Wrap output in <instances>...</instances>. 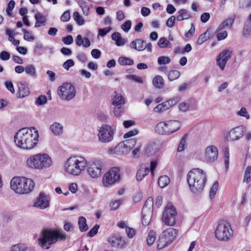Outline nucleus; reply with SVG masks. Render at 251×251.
Returning a JSON list of instances; mask_svg holds the SVG:
<instances>
[{
  "instance_id": "aec40b11",
  "label": "nucleus",
  "mask_w": 251,
  "mask_h": 251,
  "mask_svg": "<svg viewBox=\"0 0 251 251\" xmlns=\"http://www.w3.org/2000/svg\"><path fill=\"white\" fill-rule=\"evenodd\" d=\"M154 130L156 133L159 135H170L167 121L158 123L154 127Z\"/></svg>"
},
{
  "instance_id": "5701e85b",
  "label": "nucleus",
  "mask_w": 251,
  "mask_h": 251,
  "mask_svg": "<svg viewBox=\"0 0 251 251\" xmlns=\"http://www.w3.org/2000/svg\"><path fill=\"white\" fill-rule=\"evenodd\" d=\"M130 47L131 49L138 51H142L146 49L147 44L145 41L141 39H136L130 43Z\"/></svg>"
},
{
  "instance_id": "4c0bfd02",
  "label": "nucleus",
  "mask_w": 251,
  "mask_h": 251,
  "mask_svg": "<svg viewBox=\"0 0 251 251\" xmlns=\"http://www.w3.org/2000/svg\"><path fill=\"white\" fill-rule=\"evenodd\" d=\"M25 71L27 75L32 77L35 78L37 76L35 67L32 64L26 66Z\"/></svg>"
},
{
  "instance_id": "c9c22d12",
  "label": "nucleus",
  "mask_w": 251,
  "mask_h": 251,
  "mask_svg": "<svg viewBox=\"0 0 251 251\" xmlns=\"http://www.w3.org/2000/svg\"><path fill=\"white\" fill-rule=\"evenodd\" d=\"M153 206V199L151 197H149L146 201L143 207L142 210L144 212H152Z\"/></svg>"
},
{
  "instance_id": "a18cd8bd",
  "label": "nucleus",
  "mask_w": 251,
  "mask_h": 251,
  "mask_svg": "<svg viewBox=\"0 0 251 251\" xmlns=\"http://www.w3.org/2000/svg\"><path fill=\"white\" fill-rule=\"evenodd\" d=\"M121 65H132L134 64L133 60L126 57H120L118 60Z\"/></svg>"
},
{
  "instance_id": "de8ad7c7",
  "label": "nucleus",
  "mask_w": 251,
  "mask_h": 251,
  "mask_svg": "<svg viewBox=\"0 0 251 251\" xmlns=\"http://www.w3.org/2000/svg\"><path fill=\"white\" fill-rule=\"evenodd\" d=\"M156 233L154 231L151 230L149 232L146 239L148 245L151 246L154 243L156 239Z\"/></svg>"
},
{
  "instance_id": "f257e3e1",
  "label": "nucleus",
  "mask_w": 251,
  "mask_h": 251,
  "mask_svg": "<svg viewBox=\"0 0 251 251\" xmlns=\"http://www.w3.org/2000/svg\"><path fill=\"white\" fill-rule=\"evenodd\" d=\"M14 142L19 148L24 150H31L35 147L38 143L39 134L34 127L32 129L23 128L15 134Z\"/></svg>"
},
{
  "instance_id": "774afa93",
  "label": "nucleus",
  "mask_w": 251,
  "mask_h": 251,
  "mask_svg": "<svg viewBox=\"0 0 251 251\" xmlns=\"http://www.w3.org/2000/svg\"><path fill=\"white\" fill-rule=\"evenodd\" d=\"M5 85L6 88L12 93L14 94L15 93V89L14 88L13 84L11 81H5Z\"/></svg>"
},
{
  "instance_id": "69168bd1",
  "label": "nucleus",
  "mask_w": 251,
  "mask_h": 251,
  "mask_svg": "<svg viewBox=\"0 0 251 251\" xmlns=\"http://www.w3.org/2000/svg\"><path fill=\"white\" fill-rule=\"evenodd\" d=\"M176 17L175 16H172L170 17L166 22V25L170 28L172 27L175 23Z\"/></svg>"
},
{
  "instance_id": "1a4fd4ad",
  "label": "nucleus",
  "mask_w": 251,
  "mask_h": 251,
  "mask_svg": "<svg viewBox=\"0 0 251 251\" xmlns=\"http://www.w3.org/2000/svg\"><path fill=\"white\" fill-rule=\"evenodd\" d=\"M57 93L62 100L67 101L71 100L75 96V87L70 83H64L59 87Z\"/></svg>"
},
{
  "instance_id": "a19ab883",
  "label": "nucleus",
  "mask_w": 251,
  "mask_h": 251,
  "mask_svg": "<svg viewBox=\"0 0 251 251\" xmlns=\"http://www.w3.org/2000/svg\"><path fill=\"white\" fill-rule=\"evenodd\" d=\"M157 45L161 48H171L172 47L171 43L165 37L160 38Z\"/></svg>"
},
{
  "instance_id": "c756f323",
  "label": "nucleus",
  "mask_w": 251,
  "mask_h": 251,
  "mask_svg": "<svg viewBox=\"0 0 251 251\" xmlns=\"http://www.w3.org/2000/svg\"><path fill=\"white\" fill-rule=\"evenodd\" d=\"M153 86L157 89H161L164 88V82L162 76L160 75H156L152 79Z\"/></svg>"
},
{
  "instance_id": "09e8293b",
  "label": "nucleus",
  "mask_w": 251,
  "mask_h": 251,
  "mask_svg": "<svg viewBox=\"0 0 251 251\" xmlns=\"http://www.w3.org/2000/svg\"><path fill=\"white\" fill-rule=\"evenodd\" d=\"M171 59L167 56H161L158 58L157 63L160 66L165 65L171 62Z\"/></svg>"
},
{
  "instance_id": "412c9836",
  "label": "nucleus",
  "mask_w": 251,
  "mask_h": 251,
  "mask_svg": "<svg viewBox=\"0 0 251 251\" xmlns=\"http://www.w3.org/2000/svg\"><path fill=\"white\" fill-rule=\"evenodd\" d=\"M109 243L114 247L124 248L126 244L125 240L120 236H112L108 238Z\"/></svg>"
},
{
  "instance_id": "37998d69",
  "label": "nucleus",
  "mask_w": 251,
  "mask_h": 251,
  "mask_svg": "<svg viewBox=\"0 0 251 251\" xmlns=\"http://www.w3.org/2000/svg\"><path fill=\"white\" fill-rule=\"evenodd\" d=\"M78 3L81 7L83 14L86 16L88 15L89 12V7L88 3L84 0H79Z\"/></svg>"
},
{
  "instance_id": "79ce46f5",
  "label": "nucleus",
  "mask_w": 251,
  "mask_h": 251,
  "mask_svg": "<svg viewBox=\"0 0 251 251\" xmlns=\"http://www.w3.org/2000/svg\"><path fill=\"white\" fill-rule=\"evenodd\" d=\"M122 143L124 144L126 149H127L128 152H129L135 147L136 143V140L135 138H131L126 140Z\"/></svg>"
},
{
  "instance_id": "6e6d98bb",
  "label": "nucleus",
  "mask_w": 251,
  "mask_h": 251,
  "mask_svg": "<svg viewBox=\"0 0 251 251\" xmlns=\"http://www.w3.org/2000/svg\"><path fill=\"white\" fill-rule=\"evenodd\" d=\"M131 22L129 20L125 22L121 25V28L126 32H127L131 28Z\"/></svg>"
},
{
  "instance_id": "f704fd0d",
  "label": "nucleus",
  "mask_w": 251,
  "mask_h": 251,
  "mask_svg": "<svg viewBox=\"0 0 251 251\" xmlns=\"http://www.w3.org/2000/svg\"><path fill=\"white\" fill-rule=\"evenodd\" d=\"M11 251H33V249L25 244L19 243L13 246Z\"/></svg>"
},
{
  "instance_id": "603ef678",
  "label": "nucleus",
  "mask_w": 251,
  "mask_h": 251,
  "mask_svg": "<svg viewBox=\"0 0 251 251\" xmlns=\"http://www.w3.org/2000/svg\"><path fill=\"white\" fill-rule=\"evenodd\" d=\"M187 135L185 134L183 136L182 138L181 139L179 145L177 148V151L178 152H181L183 151L185 149V145L186 143V140H187Z\"/></svg>"
},
{
  "instance_id": "e2e57ef3",
  "label": "nucleus",
  "mask_w": 251,
  "mask_h": 251,
  "mask_svg": "<svg viewBox=\"0 0 251 251\" xmlns=\"http://www.w3.org/2000/svg\"><path fill=\"white\" fill-rule=\"evenodd\" d=\"M70 18V15L69 11H65L60 17V20L62 22H66L69 21Z\"/></svg>"
},
{
  "instance_id": "49530a36",
  "label": "nucleus",
  "mask_w": 251,
  "mask_h": 251,
  "mask_svg": "<svg viewBox=\"0 0 251 251\" xmlns=\"http://www.w3.org/2000/svg\"><path fill=\"white\" fill-rule=\"evenodd\" d=\"M180 76V72L177 70H171L168 73V77L170 81L177 79Z\"/></svg>"
},
{
  "instance_id": "4468645a",
  "label": "nucleus",
  "mask_w": 251,
  "mask_h": 251,
  "mask_svg": "<svg viewBox=\"0 0 251 251\" xmlns=\"http://www.w3.org/2000/svg\"><path fill=\"white\" fill-rule=\"evenodd\" d=\"M246 131L244 126H240L232 129L228 132L229 140L232 141H237L243 137Z\"/></svg>"
},
{
  "instance_id": "58836bf2",
  "label": "nucleus",
  "mask_w": 251,
  "mask_h": 251,
  "mask_svg": "<svg viewBox=\"0 0 251 251\" xmlns=\"http://www.w3.org/2000/svg\"><path fill=\"white\" fill-rule=\"evenodd\" d=\"M78 225L79 226V229L81 232L86 231L88 229V226L86 223V219L83 216L79 217Z\"/></svg>"
},
{
  "instance_id": "f3484780",
  "label": "nucleus",
  "mask_w": 251,
  "mask_h": 251,
  "mask_svg": "<svg viewBox=\"0 0 251 251\" xmlns=\"http://www.w3.org/2000/svg\"><path fill=\"white\" fill-rule=\"evenodd\" d=\"M50 199L49 197L43 192L39 194L37 197L34 206L41 209H44L49 206Z\"/></svg>"
},
{
  "instance_id": "13d9d810",
  "label": "nucleus",
  "mask_w": 251,
  "mask_h": 251,
  "mask_svg": "<svg viewBox=\"0 0 251 251\" xmlns=\"http://www.w3.org/2000/svg\"><path fill=\"white\" fill-rule=\"evenodd\" d=\"M122 203L121 200H118L115 201H112L110 204L111 210H117L120 204Z\"/></svg>"
},
{
  "instance_id": "8fccbe9b",
  "label": "nucleus",
  "mask_w": 251,
  "mask_h": 251,
  "mask_svg": "<svg viewBox=\"0 0 251 251\" xmlns=\"http://www.w3.org/2000/svg\"><path fill=\"white\" fill-rule=\"evenodd\" d=\"M251 181V167L248 166L244 174L243 181L249 183Z\"/></svg>"
},
{
  "instance_id": "ddd939ff",
  "label": "nucleus",
  "mask_w": 251,
  "mask_h": 251,
  "mask_svg": "<svg viewBox=\"0 0 251 251\" xmlns=\"http://www.w3.org/2000/svg\"><path fill=\"white\" fill-rule=\"evenodd\" d=\"M232 50L229 47L224 49L217 56L216 64L221 70H224L227 61L231 57Z\"/></svg>"
},
{
  "instance_id": "a878e982",
  "label": "nucleus",
  "mask_w": 251,
  "mask_h": 251,
  "mask_svg": "<svg viewBox=\"0 0 251 251\" xmlns=\"http://www.w3.org/2000/svg\"><path fill=\"white\" fill-rule=\"evenodd\" d=\"M75 44L78 46H82L84 48H88L90 46V40L87 37L82 38L81 35H78L75 40Z\"/></svg>"
},
{
  "instance_id": "3c124183",
  "label": "nucleus",
  "mask_w": 251,
  "mask_h": 251,
  "mask_svg": "<svg viewBox=\"0 0 251 251\" xmlns=\"http://www.w3.org/2000/svg\"><path fill=\"white\" fill-rule=\"evenodd\" d=\"M73 18L78 25H82L84 24V19L80 16L78 12H75L73 14Z\"/></svg>"
},
{
  "instance_id": "c03bdc74",
  "label": "nucleus",
  "mask_w": 251,
  "mask_h": 251,
  "mask_svg": "<svg viewBox=\"0 0 251 251\" xmlns=\"http://www.w3.org/2000/svg\"><path fill=\"white\" fill-rule=\"evenodd\" d=\"M170 182V179L167 176H161L158 180L159 187L163 188L166 187Z\"/></svg>"
},
{
  "instance_id": "39448f33",
  "label": "nucleus",
  "mask_w": 251,
  "mask_h": 251,
  "mask_svg": "<svg viewBox=\"0 0 251 251\" xmlns=\"http://www.w3.org/2000/svg\"><path fill=\"white\" fill-rule=\"evenodd\" d=\"M34 184L32 179L23 177H14L10 182L11 188L20 194L29 193L33 190Z\"/></svg>"
},
{
  "instance_id": "72a5a7b5",
  "label": "nucleus",
  "mask_w": 251,
  "mask_h": 251,
  "mask_svg": "<svg viewBox=\"0 0 251 251\" xmlns=\"http://www.w3.org/2000/svg\"><path fill=\"white\" fill-rule=\"evenodd\" d=\"M178 16L176 17V19L178 21H182L184 20H188L191 17V15L187 12V10L181 9L178 12Z\"/></svg>"
},
{
  "instance_id": "b1692460",
  "label": "nucleus",
  "mask_w": 251,
  "mask_h": 251,
  "mask_svg": "<svg viewBox=\"0 0 251 251\" xmlns=\"http://www.w3.org/2000/svg\"><path fill=\"white\" fill-rule=\"evenodd\" d=\"M167 122L170 135L175 133L181 127V124L179 121L167 120Z\"/></svg>"
},
{
  "instance_id": "2eb2a0df",
  "label": "nucleus",
  "mask_w": 251,
  "mask_h": 251,
  "mask_svg": "<svg viewBox=\"0 0 251 251\" xmlns=\"http://www.w3.org/2000/svg\"><path fill=\"white\" fill-rule=\"evenodd\" d=\"M218 157V150L214 145L207 147L205 150V158L207 162L213 163L216 161Z\"/></svg>"
},
{
  "instance_id": "4d7b16f0",
  "label": "nucleus",
  "mask_w": 251,
  "mask_h": 251,
  "mask_svg": "<svg viewBox=\"0 0 251 251\" xmlns=\"http://www.w3.org/2000/svg\"><path fill=\"white\" fill-rule=\"evenodd\" d=\"M47 97L45 95H41L39 97L36 101V104L39 105H42L47 102Z\"/></svg>"
},
{
  "instance_id": "423d86ee",
  "label": "nucleus",
  "mask_w": 251,
  "mask_h": 251,
  "mask_svg": "<svg viewBox=\"0 0 251 251\" xmlns=\"http://www.w3.org/2000/svg\"><path fill=\"white\" fill-rule=\"evenodd\" d=\"M178 231L173 228H169L164 230L159 236L157 241V248L162 249L170 244L175 239Z\"/></svg>"
},
{
  "instance_id": "a211bd4d",
  "label": "nucleus",
  "mask_w": 251,
  "mask_h": 251,
  "mask_svg": "<svg viewBox=\"0 0 251 251\" xmlns=\"http://www.w3.org/2000/svg\"><path fill=\"white\" fill-rule=\"evenodd\" d=\"M179 100L178 97H175L161 104L157 105L153 110H168L173 106L176 105Z\"/></svg>"
},
{
  "instance_id": "ea45409f",
  "label": "nucleus",
  "mask_w": 251,
  "mask_h": 251,
  "mask_svg": "<svg viewBox=\"0 0 251 251\" xmlns=\"http://www.w3.org/2000/svg\"><path fill=\"white\" fill-rule=\"evenodd\" d=\"M114 96L112 101V104L115 106H119L124 104L125 102V98L120 94H117Z\"/></svg>"
},
{
  "instance_id": "4be33fe9",
  "label": "nucleus",
  "mask_w": 251,
  "mask_h": 251,
  "mask_svg": "<svg viewBox=\"0 0 251 251\" xmlns=\"http://www.w3.org/2000/svg\"><path fill=\"white\" fill-rule=\"evenodd\" d=\"M235 19V15H233L231 17L224 20L217 27L216 32H218L223 30L224 29H230L233 24L234 23Z\"/></svg>"
},
{
  "instance_id": "338daca9",
  "label": "nucleus",
  "mask_w": 251,
  "mask_h": 251,
  "mask_svg": "<svg viewBox=\"0 0 251 251\" xmlns=\"http://www.w3.org/2000/svg\"><path fill=\"white\" fill-rule=\"evenodd\" d=\"M126 231L128 238H132L135 235V232L133 228L126 227Z\"/></svg>"
},
{
  "instance_id": "dca6fc26",
  "label": "nucleus",
  "mask_w": 251,
  "mask_h": 251,
  "mask_svg": "<svg viewBox=\"0 0 251 251\" xmlns=\"http://www.w3.org/2000/svg\"><path fill=\"white\" fill-rule=\"evenodd\" d=\"M39 170L49 168L52 164L51 158L46 153L37 154Z\"/></svg>"
},
{
  "instance_id": "7ed1b4c3",
  "label": "nucleus",
  "mask_w": 251,
  "mask_h": 251,
  "mask_svg": "<svg viewBox=\"0 0 251 251\" xmlns=\"http://www.w3.org/2000/svg\"><path fill=\"white\" fill-rule=\"evenodd\" d=\"M66 235L57 229H43L41 235L38 239L40 246L44 249L48 250L50 246L56 243L58 240L64 241Z\"/></svg>"
},
{
  "instance_id": "864d4df0",
  "label": "nucleus",
  "mask_w": 251,
  "mask_h": 251,
  "mask_svg": "<svg viewBox=\"0 0 251 251\" xmlns=\"http://www.w3.org/2000/svg\"><path fill=\"white\" fill-rule=\"evenodd\" d=\"M126 77L132 81L136 82L137 83L142 84L143 83V80L141 77L137 76L135 75H127Z\"/></svg>"
},
{
  "instance_id": "bb28decb",
  "label": "nucleus",
  "mask_w": 251,
  "mask_h": 251,
  "mask_svg": "<svg viewBox=\"0 0 251 251\" xmlns=\"http://www.w3.org/2000/svg\"><path fill=\"white\" fill-rule=\"evenodd\" d=\"M179 110L194 109L196 108V102L194 100H190L187 102H181L178 105Z\"/></svg>"
},
{
  "instance_id": "20e7f679",
  "label": "nucleus",
  "mask_w": 251,
  "mask_h": 251,
  "mask_svg": "<svg viewBox=\"0 0 251 251\" xmlns=\"http://www.w3.org/2000/svg\"><path fill=\"white\" fill-rule=\"evenodd\" d=\"M87 165V161L84 157L74 156L67 159L65 164V168L67 173L77 176L85 170Z\"/></svg>"
},
{
  "instance_id": "6e6552de",
  "label": "nucleus",
  "mask_w": 251,
  "mask_h": 251,
  "mask_svg": "<svg viewBox=\"0 0 251 251\" xmlns=\"http://www.w3.org/2000/svg\"><path fill=\"white\" fill-rule=\"evenodd\" d=\"M176 214L177 212L175 207L171 203H168L163 213L162 221L166 225L174 226L175 224Z\"/></svg>"
},
{
  "instance_id": "2f4dec72",
  "label": "nucleus",
  "mask_w": 251,
  "mask_h": 251,
  "mask_svg": "<svg viewBox=\"0 0 251 251\" xmlns=\"http://www.w3.org/2000/svg\"><path fill=\"white\" fill-rule=\"evenodd\" d=\"M111 38L115 42V44L117 46H123L126 43V41L122 38L121 35L119 32H114L111 35Z\"/></svg>"
},
{
  "instance_id": "0e129e2a",
  "label": "nucleus",
  "mask_w": 251,
  "mask_h": 251,
  "mask_svg": "<svg viewBox=\"0 0 251 251\" xmlns=\"http://www.w3.org/2000/svg\"><path fill=\"white\" fill-rule=\"evenodd\" d=\"M216 33H217V38L219 41L224 40L227 36V32L226 31H223L222 32L220 31Z\"/></svg>"
},
{
  "instance_id": "c85d7f7f",
  "label": "nucleus",
  "mask_w": 251,
  "mask_h": 251,
  "mask_svg": "<svg viewBox=\"0 0 251 251\" xmlns=\"http://www.w3.org/2000/svg\"><path fill=\"white\" fill-rule=\"evenodd\" d=\"M149 173V168L148 167L142 166L137 171L136 174V179L137 181H141L145 176Z\"/></svg>"
},
{
  "instance_id": "680f3d73",
  "label": "nucleus",
  "mask_w": 251,
  "mask_h": 251,
  "mask_svg": "<svg viewBox=\"0 0 251 251\" xmlns=\"http://www.w3.org/2000/svg\"><path fill=\"white\" fill-rule=\"evenodd\" d=\"M10 57V53L6 51H2L0 53V59L3 61H6Z\"/></svg>"
},
{
  "instance_id": "6ab92c4d",
  "label": "nucleus",
  "mask_w": 251,
  "mask_h": 251,
  "mask_svg": "<svg viewBox=\"0 0 251 251\" xmlns=\"http://www.w3.org/2000/svg\"><path fill=\"white\" fill-rule=\"evenodd\" d=\"M108 152L109 154H116L118 155L126 154L128 152L124 144L122 142L118 144L114 148L109 149Z\"/></svg>"
},
{
  "instance_id": "7c9ffc66",
  "label": "nucleus",
  "mask_w": 251,
  "mask_h": 251,
  "mask_svg": "<svg viewBox=\"0 0 251 251\" xmlns=\"http://www.w3.org/2000/svg\"><path fill=\"white\" fill-rule=\"evenodd\" d=\"M63 126L59 123L55 122L50 126V129L55 135H60L63 133Z\"/></svg>"
},
{
  "instance_id": "052dcab7",
  "label": "nucleus",
  "mask_w": 251,
  "mask_h": 251,
  "mask_svg": "<svg viewBox=\"0 0 251 251\" xmlns=\"http://www.w3.org/2000/svg\"><path fill=\"white\" fill-rule=\"evenodd\" d=\"M74 65V62L72 59H68L63 63V67L65 69L69 70V68L73 67Z\"/></svg>"
},
{
  "instance_id": "5fc2aeb1",
  "label": "nucleus",
  "mask_w": 251,
  "mask_h": 251,
  "mask_svg": "<svg viewBox=\"0 0 251 251\" xmlns=\"http://www.w3.org/2000/svg\"><path fill=\"white\" fill-rule=\"evenodd\" d=\"M219 186L218 182L216 181L212 185L210 191V198L212 199L215 196Z\"/></svg>"
},
{
  "instance_id": "473e14b6",
  "label": "nucleus",
  "mask_w": 251,
  "mask_h": 251,
  "mask_svg": "<svg viewBox=\"0 0 251 251\" xmlns=\"http://www.w3.org/2000/svg\"><path fill=\"white\" fill-rule=\"evenodd\" d=\"M35 19L36 23L35 24V27H38L41 25H45L46 24V17L43 16L41 13H37L35 15Z\"/></svg>"
},
{
  "instance_id": "cd10ccee",
  "label": "nucleus",
  "mask_w": 251,
  "mask_h": 251,
  "mask_svg": "<svg viewBox=\"0 0 251 251\" xmlns=\"http://www.w3.org/2000/svg\"><path fill=\"white\" fill-rule=\"evenodd\" d=\"M37 154L29 157L26 160V164L28 167L39 170Z\"/></svg>"
},
{
  "instance_id": "9b49d317",
  "label": "nucleus",
  "mask_w": 251,
  "mask_h": 251,
  "mask_svg": "<svg viewBox=\"0 0 251 251\" xmlns=\"http://www.w3.org/2000/svg\"><path fill=\"white\" fill-rule=\"evenodd\" d=\"M114 131L112 128L106 124H103L99 130V141L102 143H108L113 139Z\"/></svg>"
},
{
  "instance_id": "f8f14e48",
  "label": "nucleus",
  "mask_w": 251,
  "mask_h": 251,
  "mask_svg": "<svg viewBox=\"0 0 251 251\" xmlns=\"http://www.w3.org/2000/svg\"><path fill=\"white\" fill-rule=\"evenodd\" d=\"M87 172L91 177L93 178L98 177L101 174V170L103 167V163L100 159L95 160L87 164Z\"/></svg>"
},
{
  "instance_id": "9d476101",
  "label": "nucleus",
  "mask_w": 251,
  "mask_h": 251,
  "mask_svg": "<svg viewBox=\"0 0 251 251\" xmlns=\"http://www.w3.org/2000/svg\"><path fill=\"white\" fill-rule=\"evenodd\" d=\"M120 179V169L118 167H113L104 175L102 183L104 186L108 187L118 181Z\"/></svg>"
},
{
  "instance_id": "e433bc0d",
  "label": "nucleus",
  "mask_w": 251,
  "mask_h": 251,
  "mask_svg": "<svg viewBox=\"0 0 251 251\" xmlns=\"http://www.w3.org/2000/svg\"><path fill=\"white\" fill-rule=\"evenodd\" d=\"M152 212H145L142 210V223L143 226H148L151 220Z\"/></svg>"
},
{
  "instance_id": "393cba45",
  "label": "nucleus",
  "mask_w": 251,
  "mask_h": 251,
  "mask_svg": "<svg viewBox=\"0 0 251 251\" xmlns=\"http://www.w3.org/2000/svg\"><path fill=\"white\" fill-rule=\"evenodd\" d=\"M18 86L19 98H24L29 95V89L25 83H19L18 84Z\"/></svg>"
},
{
  "instance_id": "0eeeda50",
  "label": "nucleus",
  "mask_w": 251,
  "mask_h": 251,
  "mask_svg": "<svg viewBox=\"0 0 251 251\" xmlns=\"http://www.w3.org/2000/svg\"><path fill=\"white\" fill-rule=\"evenodd\" d=\"M233 234L230 225L226 221H222L217 226L215 231V237L220 241H227Z\"/></svg>"
},
{
  "instance_id": "bf43d9fd",
  "label": "nucleus",
  "mask_w": 251,
  "mask_h": 251,
  "mask_svg": "<svg viewBox=\"0 0 251 251\" xmlns=\"http://www.w3.org/2000/svg\"><path fill=\"white\" fill-rule=\"evenodd\" d=\"M99 227V225H95L94 227L88 232V236L91 237L95 236L98 233Z\"/></svg>"
},
{
  "instance_id": "f03ea898",
  "label": "nucleus",
  "mask_w": 251,
  "mask_h": 251,
  "mask_svg": "<svg viewBox=\"0 0 251 251\" xmlns=\"http://www.w3.org/2000/svg\"><path fill=\"white\" fill-rule=\"evenodd\" d=\"M207 181L206 175L199 168H194L189 172L187 176V182L195 195H199L202 191Z\"/></svg>"
}]
</instances>
